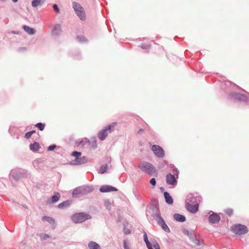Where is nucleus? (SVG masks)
Masks as SVG:
<instances>
[{
	"mask_svg": "<svg viewBox=\"0 0 249 249\" xmlns=\"http://www.w3.org/2000/svg\"><path fill=\"white\" fill-rule=\"evenodd\" d=\"M199 202V198L195 197L192 194L189 195L186 200L187 210L192 213H196L198 211V206Z\"/></svg>",
	"mask_w": 249,
	"mask_h": 249,
	"instance_id": "obj_1",
	"label": "nucleus"
},
{
	"mask_svg": "<svg viewBox=\"0 0 249 249\" xmlns=\"http://www.w3.org/2000/svg\"><path fill=\"white\" fill-rule=\"evenodd\" d=\"M139 168L143 172L150 175H156L157 172L155 167L151 163L142 161L139 165Z\"/></svg>",
	"mask_w": 249,
	"mask_h": 249,
	"instance_id": "obj_2",
	"label": "nucleus"
},
{
	"mask_svg": "<svg viewBox=\"0 0 249 249\" xmlns=\"http://www.w3.org/2000/svg\"><path fill=\"white\" fill-rule=\"evenodd\" d=\"M116 124H117L116 123H113L110 125L107 126L105 129H102L99 132L98 134V138L101 140H104L108 135V133H111L114 130V127Z\"/></svg>",
	"mask_w": 249,
	"mask_h": 249,
	"instance_id": "obj_3",
	"label": "nucleus"
},
{
	"mask_svg": "<svg viewBox=\"0 0 249 249\" xmlns=\"http://www.w3.org/2000/svg\"><path fill=\"white\" fill-rule=\"evenodd\" d=\"M91 216L84 213H76L71 217V219L75 223H82L87 219L91 218Z\"/></svg>",
	"mask_w": 249,
	"mask_h": 249,
	"instance_id": "obj_4",
	"label": "nucleus"
},
{
	"mask_svg": "<svg viewBox=\"0 0 249 249\" xmlns=\"http://www.w3.org/2000/svg\"><path fill=\"white\" fill-rule=\"evenodd\" d=\"M153 217L157 222L158 224L161 227V228L166 232H170V230L169 227L165 223L163 219L161 216L159 212H157L153 215Z\"/></svg>",
	"mask_w": 249,
	"mask_h": 249,
	"instance_id": "obj_5",
	"label": "nucleus"
},
{
	"mask_svg": "<svg viewBox=\"0 0 249 249\" xmlns=\"http://www.w3.org/2000/svg\"><path fill=\"white\" fill-rule=\"evenodd\" d=\"M231 231L235 234L241 235L247 233V228L243 225L236 224L231 227Z\"/></svg>",
	"mask_w": 249,
	"mask_h": 249,
	"instance_id": "obj_6",
	"label": "nucleus"
},
{
	"mask_svg": "<svg viewBox=\"0 0 249 249\" xmlns=\"http://www.w3.org/2000/svg\"><path fill=\"white\" fill-rule=\"evenodd\" d=\"M73 7L76 12V15L82 20L85 19V14L83 7L78 3L74 2Z\"/></svg>",
	"mask_w": 249,
	"mask_h": 249,
	"instance_id": "obj_7",
	"label": "nucleus"
},
{
	"mask_svg": "<svg viewBox=\"0 0 249 249\" xmlns=\"http://www.w3.org/2000/svg\"><path fill=\"white\" fill-rule=\"evenodd\" d=\"M177 174L176 175L168 174L166 176V182L168 185H171L173 186L177 185V178H178V172L176 169Z\"/></svg>",
	"mask_w": 249,
	"mask_h": 249,
	"instance_id": "obj_8",
	"label": "nucleus"
},
{
	"mask_svg": "<svg viewBox=\"0 0 249 249\" xmlns=\"http://www.w3.org/2000/svg\"><path fill=\"white\" fill-rule=\"evenodd\" d=\"M151 149L157 157L159 158H162L164 157V151L160 146L153 145L151 147Z\"/></svg>",
	"mask_w": 249,
	"mask_h": 249,
	"instance_id": "obj_9",
	"label": "nucleus"
},
{
	"mask_svg": "<svg viewBox=\"0 0 249 249\" xmlns=\"http://www.w3.org/2000/svg\"><path fill=\"white\" fill-rule=\"evenodd\" d=\"M88 160V158L83 156L82 157H79L78 158H75L74 160H73L70 162L71 164V165H78L81 164L85 163H86Z\"/></svg>",
	"mask_w": 249,
	"mask_h": 249,
	"instance_id": "obj_10",
	"label": "nucleus"
},
{
	"mask_svg": "<svg viewBox=\"0 0 249 249\" xmlns=\"http://www.w3.org/2000/svg\"><path fill=\"white\" fill-rule=\"evenodd\" d=\"M220 217L219 215L216 213H213L208 217V220L210 223L215 224L220 220Z\"/></svg>",
	"mask_w": 249,
	"mask_h": 249,
	"instance_id": "obj_11",
	"label": "nucleus"
},
{
	"mask_svg": "<svg viewBox=\"0 0 249 249\" xmlns=\"http://www.w3.org/2000/svg\"><path fill=\"white\" fill-rule=\"evenodd\" d=\"M231 98L241 101L246 102L248 100V97L241 94L234 93L231 95Z\"/></svg>",
	"mask_w": 249,
	"mask_h": 249,
	"instance_id": "obj_12",
	"label": "nucleus"
},
{
	"mask_svg": "<svg viewBox=\"0 0 249 249\" xmlns=\"http://www.w3.org/2000/svg\"><path fill=\"white\" fill-rule=\"evenodd\" d=\"M100 191L102 193H107L113 191H116L117 189L115 187L110 186L104 185L100 187Z\"/></svg>",
	"mask_w": 249,
	"mask_h": 249,
	"instance_id": "obj_13",
	"label": "nucleus"
},
{
	"mask_svg": "<svg viewBox=\"0 0 249 249\" xmlns=\"http://www.w3.org/2000/svg\"><path fill=\"white\" fill-rule=\"evenodd\" d=\"M80 190L84 192V195H86L91 192L93 191V188L88 186H81L78 190Z\"/></svg>",
	"mask_w": 249,
	"mask_h": 249,
	"instance_id": "obj_14",
	"label": "nucleus"
},
{
	"mask_svg": "<svg viewBox=\"0 0 249 249\" xmlns=\"http://www.w3.org/2000/svg\"><path fill=\"white\" fill-rule=\"evenodd\" d=\"M40 145L38 142H35L30 145V149L33 151H37L40 148Z\"/></svg>",
	"mask_w": 249,
	"mask_h": 249,
	"instance_id": "obj_15",
	"label": "nucleus"
},
{
	"mask_svg": "<svg viewBox=\"0 0 249 249\" xmlns=\"http://www.w3.org/2000/svg\"><path fill=\"white\" fill-rule=\"evenodd\" d=\"M80 189V187L76 188L72 193V196L73 197H79L82 195H84V192L82 190H78Z\"/></svg>",
	"mask_w": 249,
	"mask_h": 249,
	"instance_id": "obj_16",
	"label": "nucleus"
},
{
	"mask_svg": "<svg viewBox=\"0 0 249 249\" xmlns=\"http://www.w3.org/2000/svg\"><path fill=\"white\" fill-rule=\"evenodd\" d=\"M174 218L177 221L184 222L186 220L185 216L178 213H175L174 215Z\"/></svg>",
	"mask_w": 249,
	"mask_h": 249,
	"instance_id": "obj_17",
	"label": "nucleus"
},
{
	"mask_svg": "<svg viewBox=\"0 0 249 249\" xmlns=\"http://www.w3.org/2000/svg\"><path fill=\"white\" fill-rule=\"evenodd\" d=\"M164 196L166 202L169 204H171L173 202V200L172 197L170 196L168 192H165L164 193Z\"/></svg>",
	"mask_w": 249,
	"mask_h": 249,
	"instance_id": "obj_18",
	"label": "nucleus"
},
{
	"mask_svg": "<svg viewBox=\"0 0 249 249\" xmlns=\"http://www.w3.org/2000/svg\"><path fill=\"white\" fill-rule=\"evenodd\" d=\"M143 239L145 243L146 244V246L148 249H154L152 246V243L149 242L148 239L147 234L145 232H144Z\"/></svg>",
	"mask_w": 249,
	"mask_h": 249,
	"instance_id": "obj_19",
	"label": "nucleus"
},
{
	"mask_svg": "<svg viewBox=\"0 0 249 249\" xmlns=\"http://www.w3.org/2000/svg\"><path fill=\"white\" fill-rule=\"evenodd\" d=\"M88 246L89 249H101L100 246L96 242L93 241L89 242Z\"/></svg>",
	"mask_w": 249,
	"mask_h": 249,
	"instance_id": "obj_20",
	"label": "nucleus"
},
{
	"mask_svg": "<svg viewBox=\"0 0 249 249\" xmlns=\"http://www.w3.org/2000/svg\"><path fill=\"white\" fill-rule=\"evenodd\" d=\"M44 1L45 0H33L32 2V5L34 7H36L41 5Z\"/></svg>",
	"mask_w": 249,
	"mask_h": 249,
	"instance_id": "obj_21",
	"label": "nucleus"
},
{
	"mask_svg": "<svg viewBox=\"0 0 249 249\" xmlns=\"http://www.w3.org/2000/svg\"><path fill=\"white\" fill-rule=\"evenodd\" d=\"M42 220L43 221H47L52 224H54L55 223L54 220L52 217L49 216L42 217Z\"/></svg>",
	"mask_w": 249,
	"mask_h": 249,
	"instance_id": "obj_22",
	"label": "nucleus"
},
{
	"mask_svg": "<svg viewBox=\"0 0 249 249\" xmlns=\"http://www.w3.org/2000/svg\"><path fill=\"white\" fill-rule=\"evenodd\" d=\"M23 29L29 35H34L35 34L34 29L31 28L29 26L24 25L23 26Z\"/></svg>",
	"mask_w": 249,
	"mask_h": 249,
	"instance_id": "obj_23",
	"label": "nucleus"
},
{
	"mask_svg": "<svg viewBox=\"0 0 249 249\" xmlns=\"http://www.w3.org/2000/svg\"><path fill=\"white\" fill-rule=\"evenodd\" d=\"M60 197V195L58 193H57L56 195H54L53 196H52L51 202L50 203H53L56 202L59 200Z\"/></svg>",
	"mask_w": 249,
	"mask_h": 249,
	"instance_id": "obj_24",
	"label": "nucleus"
},
{
	"mask_svg": "<svg viewBox=\"0 0 249 249\" xmlns=\"http://www.w3.org/2000/svg\"><path fill=\"white\" fill-rule=\"evenodd\" d=\"M183 233L188 236L190 238H193V235L195 234L193 231H189L187 230H184L183 231Z\"/></svg>",
	"mask_w": 249,
	"mask_h": 249,
	"instance_id": "obj_25",
	"label": "nucleus"
},
{
	"mask_svg": "<svg viewBox=\"0 0 249 249\" xmlns=\"http://www.w3.org/2000/svg\"><path fill=\"white\" fill-rule=\"evenodd\" d=\"M107 165H102L99 169V173L100 174H104L107 170Z\"/></svg>",
	"mask_w": 249,
	"mask_h": 249,
	"instance_id": "obj_26",
	"label": "nucleus"
},
{
	"mask_svg": "<svg viewBox=\"0 0 249 249\" xmlns=\"http://www.w3.org/2000/svg\"><path fill=\"white\" fill-rule=\"evenodd\" d=\"M36 126L40 130L42 131L45 128V124L42 123H37L36 124Z\"/></svg>",
	"mask_w": 249,
	"mask_h": 249,
	"instance_id": "obj_27",
	"label": "nucleus"
},
{
	"mask_svg": "<svg viewBox=\"0 0 249 249\" xmlns=\"http://www.w3.org/2000/svg\"><path fill=\"white\" fill-rule=\"evenodd\" d=\"M39 236L40 239L43 240H46L47 239L50 237V236L48 234L45 233L40 234Z\"/></svg>",
	"mask_w": 249,
	"mask_h": 249,
	"instance_id": "obj_28",
	"label": "nucleus"
},
{
	"mask_svg": "<svg viewBox=\"0 0 249 249\" xmlns=\"http://www.w3.org/2000/svg\"><path fill=\"white\" fill-rule=\"evenodd\" d=\"M35 130H32V131H29L28 132H27L26 134H25V137L26 138V139H29L30 138L32 135L34 133H35Z\"/></svg>",
	"mask_w": 249,
	"mask_h": 249,
	"instance_id": "obj_29",
	"label": "nucleus"
},
{
	"mask_svg": "<svg viewBox=\"0 0 249 249\" xmlns=\"http://www.w3.org/2000/svg\"><path fill=\"white\" fill-rule=\"evenodd\" d=\"M152 246L155 249H160V245L159 244L156 242L154 241L152 242Z\"/></svg>",
	"mask_w": 249,
	"mask_h": 249,
	"instance_id": "obj_30",
	"label": "nucleus"
},
{
	"mask_svg": "<svg viewBox=\"0 0 249 249\" xmlns=\"http://www.w3.org/2000/svg\"><path fill=\"white\" fill-rule=\"evenodd\" d=\"M81 155V153L77 151H74L72 153V156L75 157L76 158H79Z\"/></svg>",
	"mask_w": 249,
	"mask_h": 249,
	"instance_id": "obj_31",
	"label": "nucleus"
},
{
	"mask_svg": "<svg viewBox=\"0 0 249 249\" xmlns=\"http://www.w3.org/2000/svg\"><path fill=\"white\" fill-rule=\"evenodd\" d=\"M61 26L59 24L56 25L54 29V32H56V34H58L59 32L61 31Z\"/></svg>",
	"mask_w": 249,
	"mask_h": 249,
	"instance_id": "obj_32",
	"label": "nucleus"
},
{
	"mask_svg": "<svg viewBox=\"0 0 249 249\" xmlns=\"http://www.w3.org/2000/svg\"><path fill=\"white\" fill-rule=\"evenodd\" d=\"M225 212L226 214H227L228 215H229V216H231V215L232 214V213H233V211L232 209H227L225 211Z\"/></svg>",
	"mask_w": 249,
	"mask_h": 249,
	"instance_id": "obj_33",
	"label": "nucleus"
},
{
	"mask_svg": "<svg viewBox=\"0 0 249 249\" xmlns=\"http://www.w3.org/2000/svg\"><path fill=\"white\" fill-rule=\"evenodd\" d=\"M195 243L197 246H201L203 244V240L201 239L196 240Z\"/></svg>",
	"mask_w": 249,
	"mask_h": 249,
	"instance_id": "obj_34",
	"label": "nucleus"
},
{
	"mask_svg": "<svg viewBox=\"0 0 249 249\" xmlns=\"http://www.w3.org/2000/svg\"><path fill=\"white\" fill-rule=\"evenodd\" d=\"M128 225L127 224L125 225V234H128L131 233V230L127 228L128 227Z\"/></svg>",
	"mask_w": 249,
	"mask_h": 249,
	"instance_id": "obj_35",
	"label": "nucleus"
},
{
	"mask_svg": "<svg viewBox=\"0 0 249 249\" xmlns=\"http://www.w3.org/2000/svg\"><path fill=\"white\" fill-rule=\"evenodd\" d=\"M150 183L152 186H155L156 184V181L155 178H151L150 180Z\"/></svg>",
	"mask_w": 249,
	"mask_h": 249,
	"instance_id": "obj_36",
	"label": "nucleus"
},
{
	"mask_svg": "<svg viewBox=\"0 0 249 249\" xmlns=\"http://www.w3.org/2000/svg\"><path fill=\"white\" fill-rule=\"evenodd\" d=\"M56 147V145L53 144V145H51L50 146L48 147V151H52V150H53Z\"/></svg>",
	"mask_w": 249,
	"mask_h": 249,
	"instance_id": "obj_37",
	"label": "nucleus"
},
{
	"mask_svg": "<svg viewBox=\"0 0 249 249\" xmlns=\"http://www.w3.org/2000/svg\"><path fill=\"white\" fill-rule=\"evenodd\" d=\"M53 9L54 10V11L56 13H59V9L56 4H54L53 5Z\"/></svg>",
	"mask_w": 249,
	"mask_h": 249,
	"instance_id": "obj_38",
	"label": "nucleus"
},
{
	"mask_svg": "<svg viewBox=\"0 0 249 249\" xmlns=\"http://www.w3.org/2000/svg\"><path fill=\"white\" fill-rule=\"evenodd\" d=\"M105 205L107 207V208L108 209H110V206H111V204L108 201H106L105 202Z\"/></svg>",
	"mask_w": 249,
	"mask_h": 249,
	"instance_id": "obj_39",
	"label": "nucleus"
},
{
	"mask_svg": "<svg viewBox=\"0 0 249 249\" xmlns=\"http://www.w3.org/2000/svg\"><path fill=\"white\" fill-rule=\"evenodd\" d=\"M64 205V203H60L58 205V207L59 208H62L63 207Z\"/></svg>",
	"mask_w": 249,
	"mask_h": 249,
	"instance_id": "obj_40",
	"label": "nucleus"
},
{
	"mask_svg": "<svg viewBox=\"0 0 249 249\" xmlns=\"http://www.w3.org/2000/svg\"><path fill=\"white\" fill-rule=\"evenodd\" d=\"M147 46H146V45H144H144H142V48H143V49H146V48H147Z\"/></svg>",
	"mask_w": 249,
	"mask_h": 249,
	"instance_id": "obj_41",
	"label": "nucleus"
},
{
	"mask_svg": "<svg viewBox=\"0 0 249 249\" xmlns=\"http://www.w3.org/2000/svg\"><path fill=\"white\" fill-rule=\"evenodd\" d=\"M229 84H231V82H228H228H226V85H229Z\"/></svg>",
	"mask_w": 249,
	"mask_h": 249,
	"instance_id": "obj_42",
	"label": "nucleus"
},
{
	"mask_svg": "<svg viewBox=\"0 0 249 249\" xmlns=\"http://www.w3.org/2000/svg\"><path fill=\"white\" fill-rule=\"evenodd\" d=\"M125 249H130L125 244Z\"/></svg>",
	"mask_w": 249,
	"mask_h": 249,
	"instance_id": "obj_43",
	"label": "nucleus"
},
{
	"mask_svg": "<svg viewBox=\"0 0 249 249\" xmlns=\"http://www.w3.org/2000/svg\"><path fill=\"white\" fill-rule=\"evenodd\" d=\"M14 2H16L18 1V0H12Z\"/></svg>",
	"mask_w": 249,
	"mask_h": 249,
	"instance_id": "obj_44",
	"label": "nucleus"
}]
</instances>
